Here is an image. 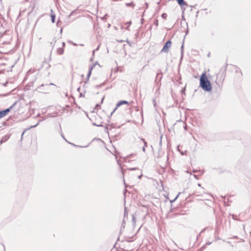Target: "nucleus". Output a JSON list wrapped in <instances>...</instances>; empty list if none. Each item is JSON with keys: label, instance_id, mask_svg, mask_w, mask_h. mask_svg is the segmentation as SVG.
Returning a JSON list of instances; mask_svg holds the SVG:
<instances>
[{"label": "nucleus", "instance_id": "f257e3e1", "mask_svg": "<svg viewBox=\"0 0 251 251\" xmlns=\"http://www.w3.org/2000/svg\"><path fill=\"white\" fill-rule=\"evenodd\" d=\"M200 85L201 87L206 91H210L212 87L210 81L206 76L205 74L203 73L200 78Z\"/></svg>", "mask_w": 251, "mask_h": 251}, {"label": "nucleus", "instance_id": "f03ea898", "mask_svg": "<svg viewBox=\"0 0 251 251\" xmlns=\"http://www.w3.org/2000/svg\"><path fill=\"white\" fill-rule=\"evenodd\" d=\"M172 46V42L170 40L168 41L162 49L161 51L162 52H168L170 48Z\"/></svg>", "mask_w": 251, "mask_h": 251}, {"label": "nucleus", "instance_id": "7ed1b4c3", "mask_svg": "<svg viewBox=\"0 0 251 251\" xmlns=\"http://www.w3.org/2000/svg\"><path fill=\"white\" fill-rule=\"evenodd\" d=\"M128 103V102L126 101V100H122V101H119L117 104V106L115 108V109L114 110V111H113V112L112 113V114L116 110V109H117V108L121 105H122V104H127Z\"/></svg>", "mask_w": 251, "mask_h": 251}, {"label": "nucleus", "instance_id": "20e7f679", "mask_svg": "<svg viewBox=\"0 0 251 251\" xmlns=\"http://www.w3.org/2000/svg\"><path fill=\"white\" fill-rule=\"evenodd\" d=\"M50 17L52 23H54L55 22V14L54 13L52 9H50Z\"/></svg>", "mask_w": 251, "mask_h": 251}, {"label": "nucleus", "instance_id": "39448f33", "mask_svg": "<svg viewBox=\"0 0 251 251\" xmlns=\"http://www.w3.org/2000/svg\"><path fill=\"white\" fill-rule=\"evenodd\" d=\"M97 64V63H96L95 64H94V65H93L90 68H89V73L87 75V77L89 78L91 74V72H92V70H93V69L94 68V67H95L96 66V65ZM98 65H99L98 64Z\"/></svg>", "mask_w": 251, "mask_h": 251}, {"label": "nucleus", "instance_id": "423d86ee", "mask_svg": "<svg viewBox=\"0 0 251 251\" xmlns=\"http://www.w3.org/2000/svg\"><path fill=\"white\" fill-rule=\"evenodd\" d=\"M57 52L58 54H62L64 52V49L63 48H59L57 50Z\"/></svg>", "mask_w": 251, "mask_h": 251}, {"label": "nucleus", "instance_id": "0eeeda50", "mask_svg": "<svg viewBox=\"0 0 251 251\" xmlns=\"http://www.w3.org/2000/svg\"><path fill=\"white\" fill-rule=\"evenodd\" d=\"M178 3L180 5H186V2L184 1V0H176Z\"/></svg>", "mask_w": 251, "mask_h": 251}, {"label": "nucleus", "instance_id": "6e6552de", "mask_svg": "<svg viewBox=\"0 0 251 251\" xmlns=\"http://www.w3.org/2000/svg\"><path fill=\"white\" fill-rule=\"evenodd\" d=\"M141 140L142 141H143V142L144 144V147L143 148V149H142V150H143V151L144 152H145V151H146V149H145V146H147V142H146L145 141V140H144V139H141Z\"/></svg>", "mask_w": 251, "mask_h": 251}, {"label": "nucleus", "instance_id": "1a4fd4ad", "mask_svg": "<svg viewBox=\"0 0 251 251\" xmlns=\"http://www.w3.org/2000/svg\"><path fill=\"white\" fill-rule=\"evenodd\" d=\"M126 6H132V7L133 8L135 5L133 2H130L126 3Z\"/></svg>", "mask_w": 251, "mask_h": 251}, {"label": "nucleus", "instance_id": "9d476101", "mask_svg": "<svg viewBox=\"0 0 251 251\" xmlns=\"http://www.w3.org/2000/svg\"><path fill=\"white\" fill-rule=\"evenodd\" d=\"M6 115L3 110L0 111V118L4 117Z\"/></svg>", "mask_w": 251, "mask_h": 251}, {"label": "nucleus", "instance_id": "9b49d317", "mask_svg": "<svg viewBox=\"0 0 251 251\" xmlns=\"http://www.w3.org/2000/svg\"><path fill=\"white\" fill-rule=\"evenodd\" d=\"M10 108H9L4 110H3L4 112L5 115H6L7 114V113L10 111Z\"/></svg>", "mask_w": 251, "mask_h": 251}, {"label": "nucleus", "instance_id": "f8f14e48", "mask_svg": "<svg viewBox=\"0 0 251 251\" xmlns=\"http://www.w3.org/2000/svg\"><path fill=\"white\" fill-rule=\"evenodd\" d=\"M131 22H129L126 23V25H128V26L127 27L126 29L128 30V26L131 25Z\"/></svg>", "mask_w": 251, "mask_h": 251}, {"label": "nucleus", "instance_id": "ddd939ff", "mask_svg": "<svg viewBox=\"0 0 251 251\" xmlns=\"http://www.w3.org/2000/svg\"><path fill=\"white\" fill-rule=\"evenodd\" d=\"M179 194H180V193H179L176 196V197L174 199V200H173L172 201H171V202H172L175 201L176 200V199L178 198Z\"/></svg>", "mask_w": 251, "mask_h": 251}, {"label": "nucleus", "instance_id": "4468645a", "mask_svg": "<svg viewBox=\"0 0 251 251\" xmlns=\"http://www.w3.org/2000/svg\"><path fill=\"white\" fill-rule=\"evenodd\" d=\"M162 17L163 18H166L167 17V14H165V13H164L162 15Z\"/></svg>", "mask_w": 251, "mask_h": 251}, {"label": "nucleus", "instance_id": "2eb2a0df", "mask_svg": "<svg viewBox=\"0 0 251 251\" xmlns=\"http://www.w3.org/2000/svg\"><path fill=\"white\" fill-rule=\"evenodd\" d=\"M132 221H133V223L135 222V218L134 216L132 217Z\"/></svg>", "mask_w": 251, "mask_h": 251}, {"label": "nucleus", "instance_id": "dca6fc26", "mask_svg": "<svg viewBox=\"0 0 251 251\" xmlns=\"http://www.w3.org/2000/svg\"><path fill=\"white\" fill-rule=\"evenodd\" d=\"M62 48H63L64 47L65 45V44L64 42H62Z\"/></svg>", "mask_w": 251, "mask_h": 251}, {"label": "nucleus", "instance_id": "f3484780", "mask_svg": "<svg viewBox=\"0 0 251 251\" xmlns=\"http://www.w3.org/2000/svg\"><path fill=\"white\" fill-rule=\"evenodd\" d=\"M136 168H129L128 169L129 170H135Z\"/></svg>", "mask_w": 251, "mask_h": 251}, {"label": "nucleus", "instance_id": "a211bd4d", "mask_svg": "<svg viewBox=\"0 0 251 251\" xmlns=\"http://www.w3.org/2000/svg\"><path fill=\"white\" fill-rule=\"evenodd\" d=\"M38 124H37L36 125H35V126H31V127H34L36 126H37V125Z\"/></svg>", "mask_w": 251, "mask_h": 251}, {"label": "nucleus", "instance_id": "6ab92c4d", "mask_svg": "<svg viewBox=\"0 0 251 251\" xmlns=\"http://www.w3.org/2000/svg\"><path fill=\"white\" fill-rule=\"evenodd\" d=\"M153 102H154V105L155 106V100H153Z\"/></svg>", "mask_w": 251, "mask_h": 251}, {"label": "nucleus", "instance_id": "aec40b11", "mask_svg": "<svg viewBox=\"0 0 251 251\" xmlns=\"http://www.w3.org/2000/svg\"><path fill=\"white\" fill-rule=\"evenodd\" d=\"M95 51V50H93V55L94 54Z\"/></svg>", "mask_w": 251, "mask_h": 251}, {"label": "nucleus", "instance_id": "412c9836", "mask_svg": "<svg viewBox=\"0 0 251 251\" xmlns=\"http://www.w3.org/2000/svg\"><path fill=\"white\" fill-rule=\"evenodd\" d=\"M198 186H200V187H201V184L199 183V184H198Z\"/></svg>", "mask_w": 251, "mask_h": 251}, {"label": "nucleus", "instance_id": "4be33fe9", "mask_svg": "<svg viewBox=\"0 0 251 251\" xmlns=\"http://www.w3.org/2000/svg\"><path fill=\"white\" fill-rule=\"evenodd\" d=\"M141 176H142V175H141L140 176H139V178H141Z\"/></svg>", "mask_w": 251, "mask_h": 251}, {"label": "nucleus", "instance_id": "5701e85b", "mask_svg": "<svg viewBox=\"0 0 251 251\" xmlns=\"http://www.w3.org/2000/svg\"><path fill=\"white\" fill-rule=\"evenodd\" d=\"M183 48V45H182L181 46V49H182Z\"/></svg>", "mask_w": 251, "mask_h": 251}, {"label": "nucleus", "instance_id": "b1692460", "mask_svg": "<svg viewBox=\"0 0 251 251\" xmlns=\"http://www.w3.org/2000/svg\"><path fill=\"white\" fill-rule=\"evenodd\" d=\"M62 29H61L60 32H62Z\"/></svg>", "mask_w": 251, "mask_h": 251}, {"label": "nucleus", "instance_id": "393cba45", "mask_svg": "<svg viewBox=\"0 0 251 251\" xmlns=\"http://www.w3.org/2000/svg\"><path fill=\"white\" fill-rule=\"evenodd\" d=\"M50 85H53L52 83H50Z\"/></svg>", "mask_w": 251, "mask_h": 251}, {"label": "nucleus", "instance_id": "a878e982", "mask_svg": "<svg viewBox=\"0 0 251 251\" xmlns=\"http://www.w3.org/2000/svg\"><path fill=\"white\" fill-rule=\"evenodd\" d=\"M73 45H75V46H76V44H73Z\"/></svg>", "mask_w": 251, "mask_h": 251}]
</instances>
